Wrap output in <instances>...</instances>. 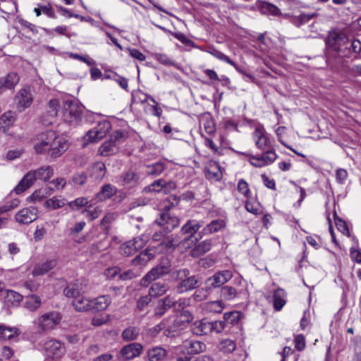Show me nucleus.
Returning a JSON list of instances; mask_svg holds the SVG:
<instances>
[{
  "mask_svg": "<svg viewBox=\"0 0 361 361\" xmlns=\"http://www.w3.org/2000/svg\"><path fill=\"white\" fill-rule=\"evenodd\" d=\"M35 152L47 154L51 159L61 157L68 148L67 141L53 130H47L37 135L32 140Z\"/></svg>",
  "mask_w": 361,
  "mask_h": 361,
  "instance_id": "obj_1",
  "label": "nucleus"
},
{
  "mask_svg": "<svg viewBox=\"0 0 361 361\" xmlns=\"http://www.w3.org/2000/svg\"><path fill=\"white\" fill-rule=\"evenodd\" d=\"M349 39L347 35L341 31H331L326 39V63L332 69L337 68V60H341L350 52L348 47Z\"/></svg>",
  "mask_w": 361,
  "mask_h": 361,
  "instance_id": "obj_2",
  "label": "nucleus"
},
{
  "mask_svg": "<svg viewBox=\"0 0 361 361\" xmlns=\"http://www.w3.org/2000/svg\"><path fill=\"white\" fill-rule=\"evenodd\" d=\"M173 279L178 282L176 286L178 293L193 290L201 285V277L199 275H190V271L187 268L174 270Z\"/></svg>",
  "mask_w": 361,
  "mask_h": 361,
  "instance_id": "obj_3",
  "label": "nucleus"
},
{
  "mask_svg": "<svg viewBox=\"0 0 361 361\" xmlns=\"http://www.w3.org/2000/svg\"><path fill=\"white\" fill-rule=\"evenodd\" d=\"M173 271L171 259L168 257H162L159 263L141 279V285L147 286L152 281L161 279L169 274H171L173 276Z\"/></svg>",
  "mask_w": 361,
  "mask_h": 361,
  "instance_id": "obj_4",
  "label": "nucleus"
},
{
  "mask_svg": "<svg viewBox=\"0 0 361 361\" xmlns=\"http://www.w3.org/2000/svg\"><path fill=\"white\" fill-rule=\"evenodd\" d=\"M63 118L65 122L71 125H77L82 118V108L77 102L66 100L63 106Z\"/></svg>",
  "mask_w": 361,
  "mask_h": 361,
  "instance_id": "obj_5",
  "label": "nucleus"
},
{
  "mask_svg": "<svg viewBox=\"0 0 361 361\" xmlns=\"http://www.w3.org/2000/svg\"><path fill=\"white\" fill-rule=\"evenodd\" d=\"M155 224L163 227L164 230L171 233L180 224V219L170 212L169 207H164L159 214V217L155 220Z\"/></svg>",
  "mask_w": 361,
  "mask_h": 361,
  "instance_id": "obj_6",
  "label": "nucleus"
},
{
  "mask_svg": "<svg viewBox=\"0 0 361 361\" xmlns=\"http://www.w3.org/2000/svg\"><path fill=\"white\" fill-rule=\"evenodd\" d=\"M232 277L233 274L230 270H222L215 273L205 280L204 284L206 290L212 292L214 289L219 288L228 282Z\"/></svg>",
  "mask_w": 361,
  "mask_h": 361,
  "instance_id": "obj_7",
  "label": "nucleus"
},
{
  "mask_svg": "<svg viewBox=\"0 0 361 361\" xmlns=\"http://www.w3.org/2000/svg\"><path fill=\"white\" fill-rule=\"evenodd\" d=\"M143 350V345L140 343H131L123 346L118 355L119 361H128L140 355Z\"/></svg>",
  "mask_w": 361,
  "mask_h": 361,
  "instance_id": "obj_8",
  "label": "nucleus"
},
{
  "mask_svg": "<svg viewBox=\"0 0 361 361\" xmlns=\"http://www.w3.org/2000/svg\"><path fill=\"white\" fill-rule=\"evenodd\" d=\"M87 281L83 278L78 279L70 283L63 290L64 295L68 298H75L85 293Z\"/></svg>",
  "mask_w": 361,
  "mask_h": 361,
  "instance_id": "obj_9",
  "label": "nucleus"
},
{
  "mask_svg": "<svg viewBox=\"0 0 361 361\" xmlns=\"http://www.w3.org/2000/svg\"><path fill=\"white\" fill-rule=\"evenodd\" d=\"M111 128V125L109 121H100L93 130H90L87 133L85 138L92 142H97L106 135Z\"/></svg>",
  "mask_w": 361,
  "mask_h": 361,
  "instance_id": "obj_10",
  "label": "nucleus"
},
{
  "mask_svg": "<svg viewBox=\"0 0 361 361\" xmlns=\"http://www.w3.org/2000/svg\"><path fill=\"white\" fill-rule=\"evenodd\" d=\"M203 226L202 221H197L196 220H188L186 224H185L181 228V233L183 234L188 235L183 240L184 242H188L191 240L192 243H196L198 240V238L194 237V235L197 232V231Z\"/></svg>",
  "mask_w": 361,
  "mask_h": 361,
  "instance_id": "obj_11",
  "label": "nucleus"
},
{
  "mask_svg": "<svg viewBox=\"0 0 361 361\" xmlns=\"http://www.w3.org/2000/svg\"><path fill=\"white\" fill-rule=\"evenodd\" d=\"M166 233L161 241L157 244L154 247L161 252H172L176 250L180 243V240L177 235H169Z\"/></svg>",
  "mask_w": 361,
  "mask_h": 361,
  "instance_id": "obj_12",
  "label": "nucleus"
},
{
  "mask_svg": "<svg viewBox=\"0 0 361 361\" xmlns=\"http://www.w3.org/2000/svg\"><path fill=\"white\" fill-rule=\"evenodd\" d=\"M37 212L36 207L23 208L16 214L15 219L19 224H28L37 219Z\"/></svg>",
  "mask_w": 361,
  "mask_h": 361,
  "instance_id": "obj_13",
  "label": "nucleus"
},
{
  "mask_svg": "<svg viewBox=\"0 0 361 361\" xmlns=\"http://www.w3.org/2000/svg\"><path fill=\"white\" fill-rule=\"evenodd\" d=\"M61 321V317L56 312H51L44 314L39 318V326L43 331L52 329Z\"/></svg>",
  "mask_w": 361,
  "mask_h": 361,
  "instance_id": "obj_14",
  "label": "nucleus"
},
{
  "mask_svg": "<svg viewBox=\"0 0 361 361\" xmlns=\"http://www.w3.org/2000/svg\"><path fill=\"white\" fill-rule=\"evenodd\" d=\"M175 304V297L168 295L157 301V305L154 308V315L159 317H162L168 310L173 307Z\"/></svg>",
  "mask_w": 361,
  "mask_h": 361,
  "instance_id": "obj_15",
  "label": "nucleus"
},
{
  "mask_svg": "<svg viewBox=\"0 0 361 361\" xmlns=\"http://www.w3.org/2000/svg\"><path fill=\"white\" fill-rule=\"evenodd\" d=\"M204 171L206 178L211 180L219 181L223 176L220 166L216 161H210Z\"/></svg>",
  "mask_w": 361,
  "mask_h": 361,
  "instance_id": "obj_16",
  "label": "nucleus"
},
{
  "mask_svg": "<svg viewBox=\"0 0 361 361\" xmlns=\"http://www.w3.org/2000/svg\"><path fill=\"white\" fill-rule=\"evenodd\" d=\"M36 175L33 171H28L14 188L16 194H20L31 187L37 180Z\"/></svg>",
  "mask_w": 361,
  "mask_h": 361,
  "instance_id": "obj_17",
  "label": "nucleus"
},
{
  "mask_svg": "<svg viewBox=\"0 0 361 361\" xmlns=\"http://www.w3.org/2000/svg\"><path fill=\"white\" fill-rule=\"evenodd\" d=\"M256 6L259 11L263 15H271L274 16L282 15L279 7L271 3L265 1H257Z\"/></svg>",
  "mask_w": 361,
  "mask_h": 361,
  "instance_id": "obj_18",
  "label": "nucleus"
},
{
  "mask_svg": "<svg viewBox=\"0 0 361 361\" xmlns=\"http://www.w3.org/2000/svg\"><path fill=\"white\" fill-rule=\"evenodd\" d=\"M111 302V300L109 295L99 296L93 300H91L89 311L94 313L105 310L109 307Z\"/></svg>",
  "mask_w": 361,
  "mask_h": 361,
  "instance_id": "obj_19",
  "label": "nucleus"
},
{
  "mask_svg": "<svg viewBox=\"0 0 361 361\" xmlns=\"http://www.w3.org/2000/svg\"><path fill=\"white\" fill-rule=\"evenodd\" d=\"M211 323L206 319H203L200 321H197L192 325V331L197 336H204L212 332Z\"/></svg>",
  "mask_w": 361,
  "mask_h": 361,
  "instance_id": "obj_20",
  "label": "nucleus"
},
{
  "mask_svg": "<svg viewBox=\"0 0 361 361\" xmlns=\"http://www.w3.org/2000/svg\"><path fill=\"white\" fill-rule=\"evenodd\" d=\"M185 326H186L183 324V322L180 321L176 317L171 324H169V322L167 323V327L165 329L164 334L167 337H175L178 335L179 332Z\"/></svg>",
  "mask_w": 361,
  "mask_h": 361,
  "instance_id": "obj_21",
  "label": "nucleus"
},
{
  "mask_svg": "<svg viewBox=\"0 0 361 361\" xmlns=\"http://www.w3.org/2000/svg\"><path fill=\"white\" fill-rule=\"evenodd\" d=\"M121 180L123 185L133 188L139 183L140 176L133 170H128L121 176Z\"/></svg>",
  "mask_w": 361,
  "mask_h": 361,
  "instance_id": "obj_22",
  "label": "nucleus"
},
{
  "mask_svg": "<svg viewBox=\"0 0 361 361\" xmlns=\"http://www.w3.org/2000/svg\"><path fill=\"white\" fill-rule=\"evenodd\" d=\"M16 101L18 106L25 109L29 107L32 103V97L29 90L26 89L20 90L16 96Z\"/></svg>",
  "mask_w": 361,
  "mask_h": 361,
  "instance_id": "obj_23",
  "label": "nucleus"
},
{
  "mask_svg": "<svg viewBox=\"0 0 361 361\" xmlns=\"http://www.w3.org/2000/svg\"><path fill=\"white\" fill-rule=\"evenodd\" d=\"M154 257V253L152 252V249L147 248L132 259V264L134 266H145Z\"/></svg>",
  "mask_w": 361,
  "mask_h": 361,
  "instance_id": "obj_24",
  "label": "nucleus"
},
{
  "mask_svg": "<svg viewBox=\"0 0 361 361\" xmlns=\"http://www.w3.org/2000/svg\"><path fill=\"white\" fill-rule=\"evenodd\" d=\"M63 345L56 340H49L44 343V349L49 353L48 355L59 356L62 353Z\"/></svg>",
  "mask_w": 361,
  "mask_h": 361,
  "instance_id": "obj_25",
  "label": "nucleus"
},
{
  "mask_svg": "<svg viewBox=\"0 0 361 361\" xmlns=\"http://www.w3.org/2000/svg\"><path fill=\"white\" fill-rule=\"evenodd\" d=\"M170 289L169 286L164 282H155L149 288V293L153 298L164 295Z\"/></svg>",
  "mask_w": 361,
  "mask_h": 361,
  "instance_id": "obj_26",
  "label": "nucleus"
},
{
  "mask_svg": "<svg viewBox=\"0 0 361 361\" xmlns=\"http://www.w3.org/2000/svg\"><path fill=\"white\" fill-rule=\"evenodd\" d=\"M253 135L257 138L255 144L259 149L264 150L267 147H272L269 139L259 128L255 130Z\"/></svg>",
  "mask_w": 361,
  "mask_h": 361,
  "instance_id": "obj_27",
  "label": "nucleus"
},
{
  "mask_svg": "<svg viewBox=\"0 0 361 361\" xmlns=\"http://www.w3.org/2000/svg\"><path fill=\"white\" fill-rule=\"evenodd\" d=\"M140 335V329L139 327L130 326L123 331L121 338L126 342H130L137 340Z\"/></svg>",
  "mask_w": 361,
  "mask_h": 361,
  "instance_id": "obj_28",
  "label": "nucleus"
},
{
  "mask_svg": "<svg viewBox=\"0 0 361 361\" xmlns=\"http://www.w3.org/2000/svg\"><path fill=\"white\" fill-rule=\"evenodd\" d=\"M56 265V261L55 259H51L41 264H37L34 267L32 270V274L33 276L44 275L54 267H55Z\"/></svg>",
  "mask_w": 361,
  "mask_h": 361,
  "instance_id": "obj_29",
  "label": "nucleus"
},
{
  "mask_svg": "<svg viewBox=\"0 0 361 361\" xmlns=\"http://www.w3.org/2000/svg\"><path fill=\"white\" fill-rule=\"evenodd\" d=\"M212 245V243L211 240H205L199 243L191 250V255L194 257H197L206 253L211 250Z\"/></svg>",
  "mask_w": 361,
  "mask_h": 361,
  "instance_id": "obj_30",
  "label": "nucleus"
},
{
  "mask_svg": "<svg viewBox=\"0 0 361 361\" xmlns=\"http://www.w3.org/2000/svg\"><path fill=\"white\" fill-rule=\"evenodd\" d=\"M20 334L16 327H9L0 324V339L11 340Z\"/></svg>",
  "mask_w": 361,
  "mask_h": 361,
  "instance_id": "obj_31",
  "label": "nucleus"
},
{
  "mask_svg": "<svg viewBox=\"0 0 361 361\" xmlns=\"http://www.w3.org/2000/svg\"><path fill=\"white\" fill-rule=\"evenodd\" d=\"M42 304L41 298L39 295L32 294L25 297V301L23 304L25 308L31 312L37 310Z\"/></svg>",
  "mask_w": 361,
  "mask_h": 361,
  "instance_id": "obj_32",
  "label": "nucleus"
},
{
  "mask_svg": "<svg viewBox=\"0 0 361 361\" xmlns=\"http://www.w3.org/2000/svg\"><path fill=\"white\" fill-rule=\"evenodd\" d=\"M167 355L166 350L161 347H154L147 352L149 361H163Z\"/></svg>",
  "mask_w": 361,
  "mask_h": 361,
  "instance_id": "obj_33",
  "label": "nucleus"
},
{
  "mask_svg": "<svg viewBox=\"0 0 361 361\" xmlns=\"http://www.w3.org/2000/svg\"><path fill=\"white\" fill-rule=\"evenodd\" d=\"M33 171L37 180L44 181H47L54 175V169L51 166H43Z\"/></svg>",
  "mask_w": 361,
  "mask_h": 361,
  "instance_id": "obj_34",
  "label": "nucleus"
},
{
  "mask_svg": "<svg viewBox=\"0 0 361 361\" xmlns=\"http://www.w3.org/2000/svg\"><path fill=\"white\" fill-rule=\"evenodd\" d=\"M286 292L282 288L276 289L274 293V307L275 310L280 311L286 304Z\"/></svg>",
  "mask_w": 361,
  "mask_h": 361,
  "instance_id": "obj_35",
  "label": "nucleus"
},
{
  "mask_svg": "<svg viewBox=\"0 0 361 361\" xmlns=\"http://www.w3.org/2000/svg\"><path fill=\"white\" fill-rule=\"evenodd\" d=\"M91 300L82 295L75 298L73 301V305L78 312H87L90 310Z\"/></svg>",
  "mask_w": 361,
  "mask_h": 361,
  "instance_id": "obj_36",
  "label": "nucleus"
},
{
  "mask_svg": "<svg viewBox=\"0 0 361 361\" xmlns=\"http://www.w3.org/2000/svg\"><path fill=\"white\" fill-rule=\"evenodd\" d=\"M226 226V222L223 219L213 220L203 228L204 234H212L221 230Z\"/></svg>",
  "mask_w": 361,
  "mask_h": 361,
  "instance_id": "obj_37",
  "label": "nucleus"
},
{
  "mask_svg": "<svg viewBox=\"0 0 361 361\" xmlns=\"http://www.w3.org/2000/svg\"><path fill=\"white\" fill-rule=\"evenodd\" d=\"M116 192V189L111 184L104 185L97 194L98 201H104L111 198Z\"/></svg>",
  "mask_w": 361,
  "mask_h": 361,
  "instance_id": "obj_38",
  "label": "nucleus"
},
{
  "mask_svg": "<svg viewBox=\"0 0 361 361\" xmlns=\"http://www.w3.org/2000/svg\"><path fill=\"white\" fill-rule=\"evenodd\" d=\"M0 79L7 90H13L14 87L18 83L20 78L17 73L11 72L8 73L6 77Z\"/></svg>",
  "mask_w": 361,
  "mask_h": 361,
  "instance_id": "obj_39",
  "label": "nucleus"
},
{
  "mask_svg": "<svg viewBox=\"0 0 361 361\" xmlns=\"http://www.w3.org/2000/svg\"><path fill=\"white\" fill-rule=\"evenodd\" d=\"M165 169V164L162 161H158L146 166V174L147 176H159Z\"/></svg>",
  "mask_w": 361,
  "mask_h": 361,
  "instance_id": "obj_40",
  "label": "nucleus"
},
{
  "mask_svg": "<svg viewBox=\"0 0 361 361\" xmlns=\"http://www.w3.org/2000/svg\"><path fill=\"white\" fill-rule=\"evenodd\" d=\"M206 349V345L201 341H190L187 346L188 354H200Z\"/></svg>",
  "mask_w": 361,
  "mask_h": 361,
  "instance_id": "obj_41",
  "label": "nucleus"
},
{
  "mask_svg": "<svg viewBox=\"0 0 361 361\" xmlns=\"http://www.w3.org/2000/svg\"><path fill=\"white\" fill-rule=\"evenodd\" d=\"M117 146L111 143L109 140L104 142L99 147V152L102 156H109L110 154H115L117 152Z\"/></svg>",
  "mask_w": 361,
  "mask_h": 361,
  "instance_id": "obj_42",
  "label": "nucleus"
},
{
  "mask_svg": "<svg viewBox=\"0 0 361 361\" xmlns=\"http://www.w3.org/2000/svg\"><path fill=\"white\" fill-rule=\"evenodd\" d=\"M241 317V313L238 311H233L226 312L224 314V320L226 322V325H234L238 323Z\"/></svg>",
  "mask_w": 361,
  "mask_h": 361,
  "instance_id": "obj_43",
  "label": "nucleus"
},
{
  "mask_svg": "<svg viewBox=\"0 0 361 361\" xmlns=\"http://www.w3.org/2000/svg\"><path fill=\"white\" fill-rule=\"evenodd\" d=\"M133 243L131 241L126 242L119 247V252L121 255L129 257L134 255L137 251Z\"/></svg>",
  "mask_w": 361,
  "mask_h": 361,
  "instance_id": "obj_44",
  "label": "nucleus"
},
{
  "mask_svg": "<svg viewBox=\"0 0 361 361\" xmlns=\"http://www.w3.org/2000/svg\"><path fill=\"white\" fill-rule=\"evenodd\" d=\"M220 295L224 300H231L236 297L237 291L235 288L226 286L221 288Z\"/></svg>",
  "mask_w": 361,
  "mask_h": 361,
  "instance_id": "obj_45",
  "label": "nucleus"
},
{
  "mask_svg": "<svg viewBox=\"0 0 361 361\" xmlns=\"http://www.w3.org/2000/svg\"><path fill=\"white\" fill-rule=\"evenodd\" d=\"M164 184H165L164 179H159L154 180L152 183L144 188L145 192H159L164 189Z\"/></svg>",
  "mask_w": 361,
  "mask_h": 361,
  "instance_id": "obj_46",
  "label": "nucleus"
},
{
  "mask_svg": "<svg viewBox=\"0 0 361 361\" xmlns=\"http://www.w3.org/2000/svg\"><path fill=\"white\" fill-rule=\"evenodd\" d=\"M127 137L128 135L126 132L123 130H116L111 135L109 140L111 143L117 146L118 144L123 142Z\"/></svg>",
  "mask_w": 361,
  "mask_h": 361,
  "instance_id": "obj_47",
  "label": "nucleus"
},
{
  "mask_svg": "<svg viewBox=\"0 0 361 361\" xmlns=\"http://www.w3.org/2000/svg\"><path fill=\"white\" fill-rule=\"evenodd\" d=\"M65 204L66 202L63 200H59L56 197L47 200L44 203V207L50 209H57L63 207Z\"/></svg>",
  "mask_w": 361,
  "mask_h": 361,
  "instance_id": "obj_48",
  "label": "nucleus"
},
{
  "mask_svg": "<svg viewBox=\"0 0 361 361\" xmlns=\"http://www.w3.org/2000/svg\"><path fill=\"white\" fill-rule=\"evenodd\" d=\"M16 121L15 114L12 111L4 113L0 117V125H5L6 127L11 126Z\"/></svg>",
  "mask_w": 361,
  "mask_h": 361,
  "instance_id": "obj_49",
  "label": "nucleus"
},
{
  "mask_svg": "<svg viewBox=\"0 0 361 361\" xmlns=\"http://www.w3.org/2000/svg\"><path fill=\"white\" fill-rule=\"evenodd\" d=\"M260 157L264 162V166L274 162L277 159V155L273 147L268 149Z\"/></svg>",
  "mask_w": 361,
  "mask_h": 361,
  "instance_id": "obj_50",
  "label": "nucleus"
},
{
  "mask_svg": "<svg viewBox=\"0 0 361 361\" xmlns=\"http://www.w3.org/2000/svg\"><path fill=\"white\" fill-rule=\"evenodd\" d=\"M235 342L230 339L223 340L219 345L220 350L225 353H232L235 349Z\"/></svg>",
  "mask_w": 361,
  "mask_h": 361,
  "instance_id": "obj_51",
  "label": "nucleus"
},
{
  "mask_svg": "<svg viewBox=\"0 0 361 361\" xmlns=\"http://www.w3.org/2000/svg\"><path fill=\"white\" fill-rule=\"evenodd\" d=\"M106 173V166L102 162L96 163L93 166V175L97 179H102Z\"/></svg>",
  "mask_w": 361,
  "mask_h": 361,
  "instance_id": "obj_52",
  "label": "nucleus"
},
{
  "mask_svg": "<svg viewBox=\"0 0 361 361\" xmlns=\"http://www.w3.org/2000/svg\"><path fill=\"white\" fill-rule=\"evenodd\" d=\"M59 106V102L57 99H51L48 104L47 114L49 116L54 118L58 114V108Z\"/></svg>",
  "mask_w": 361,
  "mask_h": 361,
  "instance_id": "obj_53",
  "label": "nucleus"
},
{
  "mask_svg": "<svg viewBox=\"0 0 361 361\" xmlns=\"http://www.w3.org/2000/svg\"><path fill=\"white\" fill-rule=\"evenodd\" d=\"M102 212V211L99 207H97L93 209H91L90 207L89 208L85 209L82 211V214H86V216L90 221H93L97 219L101 215Z\"/></svg>",
  "mask_w": 361,
  "mask_h": 361,
  "instance_id": "obj_54",
  "label": "nucleus"
},
{
  "mask_svg": "<svg viewBox=\"0 0 361 361\" xmlns=\"http://www.w3.org/2000/svg\"><path fill=\"white\" fill-rule=\"evenodd\" d=\"M152 298L149 293L147 295L141 296L137 301V308L142 311L151 302Z\"/></svg>",
  "mask_w": 361,
  "mask_h": 361,
  "instance_id": "obj_55",
  "label": "nucleus"
},
{
  "mask_svg": "<svg viewBox=\"0 0 361 361\" xmlns=\"http://www.w3.org/2000/svg\"><path fill=\"white\" fill-rule=\"evenodd\" d=\"M334 216L335 224H336L338 230H339L343 234H348L349 233L348 227L345 221H344L343 219H340L337 216L336 212H334Z\"/></svg>",
  "mask_w": 361,
  "mask_h": 361,
  "instance_id": "obj_56",
  "label": "nucleus"
},
{
  "mask_svg": "<svg viewBox=\"0 0 361 361\" xmlns=\"http://www.w3.org/2000/svg\"><path fill=\"white\" fill-rule=\"evenodd\" d=\"M88 200L85 197H78L73 201L68 203L72 209H79L80 208L87 205Z\"/></svg>",
  "mask_w": 361,
  "mask_h": 361,
  "instance_id": "obj_57",
  "label": "nucleus"
},
{
  "mask_svg": "<svg viewBox=\"0 0 361 361\" xmlns=\"http://www.w3.org/2000/svg\"><path fill=\"white\" fill-rule=\"evenodd\" d=\"M154 59L161 63L166 66H174L175 62L171 60L166 54L157 53L154 54Z\"/></svg>",
  "mask_w": 361,
  "mask_h": 361,
  "instance_id": "obj_58",
  "label": "nucleus"
},
{
  "mask_svg": "<svg viewBox=\"0 0 361 361\" xmlns=\"http://www.w3.org/2000/svg\"><path fill=\"white\" fill-rule=\"evenodd\" d=\"M177 318L180 321L183 322V324L184 325L187 326L192 321L193 316L189 310H183L182 312H180V314L177 317Z\"/></svg>",
  "mask_w": 361,
  "mask_h": 361,
  "instance_id": "obj_59",
  "label": "nucleus"
},
{
  "mask_svg": "<svg viewBox=\"0 0 361 361\" xmlns=\"http://www.w3.org/2000/svg\"><path fill=\"white\" fill-rule=\"evenodd\" d=\"M209 293V291L206 290V287L204 286L201 289L196 290L192 297L195 301H202L207 298Z\"/></svg>",
  "mask_w": 361,
  "mask_h": 361,
  "instance_id": "obj_60",
  "label": "nucleus"
},
{
  "mask_svg": "<svg viewBox=\"0 0 361 361\" xmlns=\"http://www.w3.org/2000/svg\"><path fill=\"white\" fill-rule=\"evenodd\" d=\"M211 325L212 326L211 327V331H214L216 333H220L226 327V322L224 321H214L210 322Z\"/></svg>",
  "mask_w": 361,
  "mask_h": 361,
  "instance_id": "obj_61",
  "label": "nucleus"
},
{
  "mask_svg": "<svg viewBox=\"0 0 361 361\" xmlns=\"http://www.w3.org/2000/svg\"><path fill=\"white\" fill-rule=\"evenodd\" d=\"M168 322H169V319H168L162 320L159 324H158L157 325L154 326L153 328H152L150 329L151 334L153 336H155L157 334H159L160 331H161L162 330L165 331V329L167 327V323Z\"/></svg>",
  "mask_w": 361,
  "mask_h": 361,
  "instance_id": "obj_62",
  "label": "nucleus"
},
{
  "mask_svg": "<svg viewBox=\"0 0 361 361\" xmlns=\"http://www.w3.org/2000/svg\"><path fill=\"white\" fill-rule=\"evenodd\" d=\"M115 217L116 215L114 213L106 214L101 221V226H103L104 228L107 229L111 222L114 221Z\"/></svg>",
  "mask_w": 361,
  "mask_h": 361,
  "instance_id": "obj_63",
  "label": "nucleus"
},
{
  "mask_svg": "<svg viewBox=\"0 0 361 361\" xmlns=\"http://www.w3.org/2000/svg\"><path fill=\"white\" fill-rule=\"evenodd\" d=\"M75 184L82 185L87 180V175L85 173L75 174L72 178Z\"/></svg>",
  "mask_w": 361,
  "mask_h": 361,
  "instance_id": "obj_64",
  "label": "nucleus"
}]
</instances>
